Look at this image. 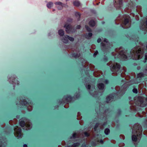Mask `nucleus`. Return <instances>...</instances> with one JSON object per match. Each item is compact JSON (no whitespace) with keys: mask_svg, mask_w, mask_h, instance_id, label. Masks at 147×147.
Returning a JSON list of instances; mask_svg holds the SVG:
<instances>
[{"mask_svg":"<svg viewBox=\"0 0 147 147\" xmlns=\"http://www.w3.org/2000/svg\"><path fill=\"white\" fill-rule=\"evenodd\" d=\"M143 53V50L141 49L140 47H136L131 50V57L133 59L138 60L142 58Z\"/></svg>","mask_w":147,"mask_h":147,"instance_id":"f257e3e1","label":"nucleus"},{"mask_svg":"<svg viewBox=\"0 0 147 147\" xmlns=\"http://www.w3.org/2000/svg\"><path fill=\"white\" fill-rule=\"evenodd\" d=\"M19 121L20 125L23 127V129L28 130L31 128V124L28 120L23 118L20 119Z\"/></svg>","mask_w":147,"mask_h":147,"instance_id":"f03ea898","label":"nucleus"},{"mask_svg":"<svg viewBox=\"0 0 147 147\" xmlns=\"http://www.w3.org/2000/svg\"><path fill=\"white\" fill-rule=\"evenodd\" d=\"M142 133V127L138 123L135 124L134 126L132 129V134H136L138 139L140 140L139 138H140Z\"/></svg>","mask_w":147,"mask_h":147,"instance_id":"7ed1b4c3","label":"nucleus"},{"mask_svg":"<svg viewBox=\"0 0 147 147\" xmlns=\"http://www.w3.org/2000/svg\"><path fill=\"white\" fill-rule=\"evenodd\" d=\"M115 51L117 53L118 57L122 59L123 60H126L127 56L126 55L127 51L125 50L123 48H117L115 49Z\"/></svg>","mask_w":147,"mask_h":147,"instance_id":"20e7f679","label":"nucleus"},{"mask_svg":"<svg viewBox=\"0 0 147 147\" xmlns=\"http://www.w3.org/2000/svg\"><path fill=\"white\" fill-rule=\"evenodd\" d=\"M121 67L119 64L117 63H113L111 66V70L113 73L112 74L113 76H116L117 75V72L119 71Z\"/></svg>","mask_w":147,"mask_h":147,"instance_id":"39448f33","label":"nucleus"},{"mask_svg":"<svg viewBox=\"0 0 147 147\" xmlns=\"http://www.w3.org/2000/svg\"><path fill=\"white\" fill-rule=\"evenodd\" d=\"M124 20L121 24L122 26L124 28H126L129 27L131 25V21L130 17L128 15L123 16Z\"/></svg>","mask_w":147,"mask_h":147,"instance_id":"423d86ee","label":"nucleus"},{"mask_svg":"<svg viewBox=\"0 0 147 147\" xmlns=\"http://www.w3.org/2000/svg\"><path fill=\"white\" fill-rule=\"evenodd\" d=\"M115 90L118 91V92L117 93V94L116 95V94H114V96H113L112 94H110L108 96L107 98L106 99V101L107 103H109L111 101H112L113 99V97L115 96H117L118 94V93L119 94L120 92H121L122 91L121 90L120 92V88L119 86H116L115 87Z\"/></svg>","mask_w":147,"mask_h":147,"instance_id":"0eeeda50","label":"nucleus"},{"mask_svg":"<svg viewBox=\"0 0 147 147\" xmlns=\"http://www.w3.org/2000/svg\"><path fill=\"white\" fill-rule=\"evenodd\" d=\"M14 130L15 131L14 134L15 136L18 137V138L21 137L22 134L20 128L16 126L15 127Z\"/></svg>","mask_w":147,"mask_h":147,"instance_id":"6e6552de","label":"nucleus"},{"mask_svg":"<svg viewBox=\"0 0 147 147\" xmlns=\"http://www.w3.org/2000/svg\"><path fill=\"white\" fill-rule=\"evenodd\" d=\"M86 88L88 89L89 90V92L90 94L94 97H96L97 96V94L96 92L95 91V89L93 86L91 87L90 85H88L87 86H86Z\"/></svg>","mask_w":147,"mask_h":147,"instance_id":"1a4fd4ad","label":"nucleus"},{"mask_svg":"<svg viewBox=\"0 0 147 147\" xmlns=\"http://www.w3.org/2000/svg\"><path fill=\"white\" fill-rule=\"evenodd\" d=\"M72 54L73 57L75 58L79 57L80 55L79 48L76 47L73 48L72 50Z\"/></svg>","mask_w":147,"mask_h":147,"instance_id":"9d476101","label":"nucleus"},{"mask_svg":"<svg viewBox=\"0 0 147 147\" xmlns=\"http://www.w3.org/2000/svg\"><path fill=\"white\" fill-rule=\"evenodd\" d=\"M65 28V31L67 33H70L74 32L73 27L70 24L67 23L64 26Z\"/></svg>","mask_w":147,"mask_h":147,"instance_id":"9b49d317","label":"nucleus"},{"mask_svg":"<svg viewBox=\"0 0 147 147\" xmlns=\"http://www.w3.org/2000/svg\"><path fill=\"white\" fill-rule=\"evenodd\" d=\"M109 43L108 42V40L107 39L105 38L104 41L102 42L101 43L102 49L103 50H105V49L109 47Z\"/></svg>","mask_w":147,"mask_h":147,"instance_id":"f8f14e48","label":"nucleus"},{"mask_svg":"<svg viewBox=\"0 0 147 147\" xmlns=\"http://www.w3.org/2000/svg\"><path fill=\"white\" fill-rule=\"evenodd\" d=\"M82 64L83 66L85 67H86L89 65V67L90 69L92 71H93L94 70V66L93 65L90 64H89L88 62L86 61L85 60L83 59Z\"/></svg>","mask_w":147,"mask_h":147,"instance_id":"ddd939ff","label":"nucleus"},{"mask_svg":"<svg viewBox=\"0 0 147 147\" xmlns=\"http://www.w3.org/2000/svg\"><path fill=\"white\" fill-rule=\"evenodd\" d=\"M114 6L118 9H121L123 6L122 0H115Z\"/></svg>","mask_w":147,"mask_h":147,"instance_id":"4468645a","label":"nucleus"},{"mask_svg":"<svg viewBox=\"0 0 147 147\" xmlns=\"http://www.w3.org/2000/svg\"><path fill=\"white\" fill-rule=\"evenodd\" d=\"M20 104L22 105H26L27 106V109L28 111H31L32 110V106L28 103L25 100H21Z\"/></svg>","mask_w":147,"mask_h":147,"instance_id":"2eb2a0df","label":"nucleus"},{"mask_svg":"<svg viewBox=\"0 0 147 147\" xmlns=\"http://www.w3.org/2000/svg\"><path fill=\"white\" fill-rule=\"evenodd\" d=\"M71 98L69 96L66 95L65 96L63 99V102L64 103L70 102L71 100Z\"/></svg>","mask_w":147,"mask_h":147,"instance_id":"dca6fc26","label":"nucleus"},{"mask_svg":"<svg viewBox=\"0 0 147 147\" xmlns=\"http://www.w3.org/2000/svg\"><path fill=\"white\" fill-rule=\"evenodd\" d=\"M55 4L56 5V7L59 10H61L62 9L63 5L62 3L60 2H55Z\"/></svg>","mask_w":147,"mask_h":147,"instance_id":"f3484780","label":"nucleus"},{"mask_svg":"<svg viewBox=\"0 0 147 147\" xmlns=\"http://www.w3.org/2000/svg\"><path fill=\"white\" fill-rule=\"evenodd\" d=\"M97 86L98 89L101 90V91L103 92L104 90V85L102 83L98 84L97 85Z\"/></svg>","mask_w":147,"mask_h":147,"instance_id":"a211bd4d","label":"nucleus"},{"mask_svg":"<svg viewBox=\"0 0 147 147\" xmlns=\"http://www.w3.org/2000/svg\"><path fill=\"white\" fill-rule=\"evenodd\" d=\"M102 72L101 71H95L94 73V75L95 77H98L101 74H102Z\"/></svg>","mask_w":147,"mask_h":147,"instance_id":"6ab92c4d","label":"nucleus"},{"mask_svg":"<svg viewBox=\"0 0 147 147\" xmlns=\"http://www.w3.org/2000/svg\"><path fill=\"white\" fill-rule=\"evenodd\" d=\"M143 26L142 27L140 26V28L143 30L147 31V19L146 22V25H143Z\"/></svg>","mask_w":147,"mask_h":147,"instance_id":"aec40b11","label":"nucleus"},{"mask_svg":"<svg viewBox=\"0 0 147 147\" xmlns=\"http://www.w3.org/2000/svg\"><path fill=\"white\" fill-rule=\"evenodd\" d=\"M141 7L140 6H137L136 8V11L138 13L141 17H142V15L141 14Z\"/></svg>","mask_w":147,"mask_h":147,"instance_id":"412c9836","label":"nucleus"},{"mask_svg":"<svg viewBox=\"0 0 147 147\" xmlns=\"http://www.w3.org/2000/svg\"><path fill=\"white\" fill-rule=\"evenodd\" d=\"M67 35H66L64 37H63V38L62 39V40L63 42L64 43H67L68 42V38H67Z\"/></svg>","mask_w":147,"mask_h":147,"instance_id":"4be33fe9","label":"nucleus"},{"mask_svg":"<svg viewBox=\"0 0 147 147\" xmlns=\"http://www.w3.org/2000/svg\"><path fill=\"white\" fill-rule=\"evenodd\" d=\"M95 22L93 20H91L89 23V24L92 27L94 26L95 25Z\"/></svg>","mask_w":147,"mask_h":147,"instance_id":"5701e85b","label":"nucleus"},{"mask_svg":"<svg viewBox=\"0 0 147 147\" xmlns=\"http://www.w3.org/2000/svg\"><path fill=\"white\" fill-rule=\"evenodd\" d=\"M74 5L76 6H78L80 5V3L78 1L76 0L73 2Z\"/></svg>","mask_w":147,"mask_h":147,"instance_id":"b1692460","label":"nucleus"},{"mask_svg":"<svg viewBox=\"0 0 147 147\" xmlns=\"http://www.w3.org/2000/svg\"><path fill=\"white\" fill-rule=\"evenodd\" d=\"M64 31L62 29H60L58 31V34L59 35L61 36H63L64 34Z\"/></svg>","mask_w":147,"mask_h":147,"instance_id":"393cba45","label":"nucleus"},{"mask_svg":"<svg viewBox=\"0 0 147 147\" xmlns=\"http://www.w3.org/2000/svg\"><path fill=\"white\" fill-rule=\"evenodd\" d=\"M132 139L133 141L134 142H136L138 140L135 134H133L132 136Z\"/></svg>","mask_w":147,"mask_h":147,"instance_id":"a878e982","label":"nucleus"},{"mask_svg":"<svg viewBox=\"0 0 147 147\" xmlns=\"http://www.w3.org/2000/svg\"><path fill=\"white\" fill-rule=\"evenodd\" d=\"M98 126H99V127L100 126V128L101 129H103V127H101L100 124H96L95 125V127H94V131H96V130L97 128V127Z\"/></svg>","mask_w":147,"mask_h":147,"instance_id":"bb28decb","label":"nucleus"},{"mask_svg":"<svg viewBox=\"0 0 147 147\" xmlns=\"http://www.w3.org/2000/svg\"><path fill=\"white\" fill-rule=\"evenodd\" d=\"M81 135H79V134L77 133H74L73 134L72 137L74 138H76L79 137H80Z\"/></svg>","mask_w":147,"mask_h":147,"instance_id":"cd10ccee","label":"nucleus"},{"mask_svg":"<svg viewBox=\"0 0 147 147\" xmlns=\"http://www.w3.org/2000/svg\"><path fill=\"white\" fill-rule=\"evenodd\" d=\"M75 15L78 20H79L80 17V13L78 12H76V13Z\"/></svg>","mask_w":147,"mask_h":147,"instance_id":"c85d7f7f","label":"nucleus"},{"mask_svg":"<svg viewBox=\"0 0 147 147\" xmlns=\"http://www.w3.org/2000/svg\"><path fill=\"white\" fill-rule=\"evenodd\" d=\"M53 3L52 2H49L47 4V7L49 8H50L53 6Z\"/></svg>","mask_w":147,"mask_h":147,"instance_id":"c756f323","label":"nucleus"},{"mask_svg":"<svg viewBox=\"0 0 147 147\" xmlns=\"http://www.w3.org/2000/svg\"><path fill=\"white\" fill-rule=\"evenodd\" d=\"M110 133V130L108 128L106 129L105 130V133L106 135H108Z\"/></svg>","mask_w":147,"mask_h":147,"instance_id":"7c9ffc66","label":"nucleus"},{"mask_svg":"<svg viewBox=\"0 0 147 147\" xmlns=\"http://www.w3.org/2000/svg\"><path fill=\"white\" fill-rule=\"evenodd\" d=\"M144 76V74L142 73H139L138 74L137 76V77L138 78H141L143 77Z\"/></svg>","mask_w":147,"mask_h":147,"instance_id":"2f4dec72","label":"nucleus"},{"mask_svg":"<svg viewBox=\"0 0 147 147\" xmlns=\"http://www.w3.org/2000/svg\"><path fill=\"white\" fill-rule=\"evenodd\" d=\"M79 145V143H75L74 144L72 145L71 147L70 146H68L67 147H76L77 146H78Z\"/></svg>","mask_w":147,"mask_h":147,"instance_id":"473e14b6","label":"nucleus"},{"mask_svg":"<svg viewBox=\"0 0 147 147\" xmlns=\"http://www.w3.org/2000/svg\"><path fill=\"white\" fill-rule=\"evenodd\" d=\"M67 38H68V39L70 41H74V38L72 37H69L68 36H67Z\"/></svg>","mask_w":147,"mask_h":147,"instance_id":"72a5a7b5","label":"nucleus"},{"mask_svg":"<svg viewBox=\"0 0 147 147\" xmlns=\"http://www.w3.org/2000/svg\"><path fill=\"white\" fill-rule=\"evenodd\" d=\"M85 27H86V29L88 32H91V29L88 26H85Z\"/></svg>","mask_w":147,"mask_h":147,"instance_id":"f704fd0d","label":"nucleus"},{"mask_svg":"<svg viewBox=\"0 0 147 147\" xmlns=\"http://www.w3.org/2000/svg\"><path fill=\"white\" fill-rule=\"evenodd\" d=\"M84 134L86 137H88L89 135V133L88 132H84Z\"/></svg>","mask_w":147,"mask_h":147,"instance_id":"c9c22d12","label":"nucleus"},{"mask_svg":"<svg viewBox=\"0 0 147 147\" xmlns=\"http://www.w3.org/2000/svg\"><path fill=\"white\" fill-rule=\"evenodd\" d=\"M80 113L79 112H78V115H77V117H78L77 119L78 120H80V119H81V117H79L80 116Z\"/></svg>","mask_w":147,"mask_h":147,"instance_id":"e433bc0d","label":"nucleus"},{"mask_svg":"<svg viewBox=\"0 0 147 147\" xmlns=\"http://www.w3.org/2000/svg\"><path fill=\"white\" fill-rule=\"evenodd\" d=\"M133 91L134 93H137L138 92V90H137L136 89L134 88L133 90Z\"/></svg>","mask_w":147,"mask_h":147,"instance_id":"4c0bfd02","label":"nucleus"},{"mask_svg":"<svg viewBox=\"0 0 147 147\" xmlns=\"http://www.w3.org/2000/svg\"><path fill=\"white\" fill-rule=\"evenodd\" d=\"M120 137L123 140H124L125 139V136L123 135H121L120 136Z\"/></svg>","mask_w":147,"mask_h":147,"instance_id":"58836bf2","label":"nucleus"},{"mask_svg":"<svg viewBox=\"0 0 147 147\" xmlns=\"http://www.w3.org/2000/svg\"><path fill=\"white\" fill-rule=\"evenodd\" d=\"M13 84H19V82L17 81V80H16V82H14V81H12Z\"/></svg>","mask_w":147,"mask_h":147,"instance_id":"ea45409f","label":"nucleus"},{"mask_svg":"<svg viewBox=\"0 0 147 147\" xmlns=\"http://www.w3.org/2000/svg\"><path fill=\"white\" fill-rule=\"evenodd\" d=\"M124 145V144L123 143H120L119 145V147H122Z\"/></svg>","mask_w":147,"mask_h":147,"instance_id":"a19ab883","label":"nucleus"},{"mask_svg":"<svg viewBox=\"0 0 147 147\" xmlns=\"http://www.w3.org/2000/svg\"><path fill=\"white\" fill-rule=\"evenodd\" d=\"M98 51H96L94 53L93 56L94 57H95L98 54Z\"/></svg>","mask_w":147,"mask_h":147,"instance_id":"79ce46f5","label":"nucleus"},{"mask_svg":"<svg viewBox=\"0 0 147 147\" xmlns=\"http://www.w3.org/2000/svg\"><path fill=\"white\" fill-rule=\"evenodd\" d=\"M125 80H127L129 79H130V77L129 76H126L125 77Z\"/></svg>","mask_w":147,"mask_h":147,"instance_id":"37998d69","label":"nucleus"},{"mask_svg":"<svg viewBox=\"0 0 147 147\" xmlns=\"http://www.w3.org/2000/svg\"><path fill=\"white\" fill-rule=\"evenodd\" d=\"M92 33H90L88 34V36L89 37H91L92 36Z\"/></svg>","mask_w":147,"mask_h":147,"instance_id":"c03bdc74","label":"nucleus"},{"mask_svg":"<svg viewBox=\"0 0 147 147\" xmlns=\"http://www.w3.org/2000/svg\"><path fill=\"white\" fill-rule=\"evenodd\" d=\"M123 70L124 72H125L126 71V69L125 67H123Z\"/></svg>","mask_w":147,"mask_h":147,"instance_id":"a18cd8bd","label":"nucleus"},{"mask_svg":"<svg viewBox=\"0 0 147 147\" xmlns=\"http://www.w3.org/2000/svg\"><path fill=\"white\" fill-rule=\"evenodd\" d=\"M101 39L100 38H99L97 40V41L98 43H99L101 41Z\"/></svg>","mask_w":147,"mask_h":147,"instance_id":"49530a36","label":"nucleus"},{"mask_svg":"<svg viewBox=\"0 0 147 147\" xmlns=\"http://www.w3.org/2000/svg\"><path fill=\"white\" fill-rule=\"evenodd\" d=\"M147 59V55H145V61H144V62H145L146 61V60Z\"/></svg>","mask_w":147,"mask_h":147,"instance_id":"de8ad7c7","label":"nucleus"},{"mask_svg":"<svg viewBox=\"0 0 147 147\" xmlns=\"http://www.w3.org/2000/svg\"><path fill=\"white\" fill-rule=\"evenodd\" d=\"M68 107V104H67L64 106V107L65 108H67Z\"/></svg>","mask_w":147,"mask_h":147,"instance_id":"09e8293b","label":"nucleus"},{"mask_svg":"<svg viewBox=\"0 0 147 147\" xmlns=\"http://www.w3.org/2000/svg\"><path fill=\"white\" fill-rule=\"evenodd\" d=\"M12 121L11 120V121H9V124H10V125H13V123H12Z\"/></svg>","mask_w":147,"mask_h":147,"instance_id":"8fccbe9b","label":"nucleus"},{"mask_svg":"<svg viewBox=\"0 0 147 147\" xmlns=\"http://www.w3.org/2000/svg\"><path fill=\"white\" fill-rule=\"evenodd\" d=\"M80 27L81 26L80 25H78L77 27V28L79 29L80 28Z\"/></svg>","mask_w":147,"mask_h":147,"instance_id":"3c124183","label":"nucleus"},{"mask_svg":"<svg viewBox=\"0 0 147 147\" xmlns=\"http://www.w3.org/2000/svg\"><path fill=\"white\" fill-rule=\"evenodd\" d=\"M111 142L112 143H114H114H115V141L114 140H112L111 141Z\"/></svg>","mask_w":147,"mask_h":147,"instance_id":"603ef678","label":"nucleus"},{"mask_svg":"<svg viewBox=\"0 0 147 147\" xmlns=\"http://www.w3.org/2000/svg\"><path fill=\"white\" fill-rule=\"evenodd\" d=\"M123 75H124V74L123 73V72H122V73H121V77H123V76H124V77H125L124 76H123Z\"/></svg>","mask_w":147,"mask_h":147,"instance_id":"864d4df0","label":"nucleus"},{"mask_svg":"<svg viewBox=\"0 0 147 147\" xmlns=\"http://www.w3.org/2000/svg\"><path fill=\"white\" fill-rule=\"evenodd\" d=\"M100 142L101 144H102L103 143V142L102 140H101L100 141Z\"/></svg>","mask_w":147,"mask_h":147,"instance_id":"5fc2aeb1","label":"nucleus"},{"mask_svg":"<svg viewBox=\"0 0 147 147\" xmlns=\"http://www.w3.org/2000/svg\"><path fill=\"white\" fill-rule=\"evenodd\" d=\"M23 147H27V145L25 144L24 145Z\"/></svg>","mask_w":147,"mask_h":147,"instance_id":"6e6d98bb","label":"nucleus"},{"mask_svg":"<svg viewBox=\"0 0 147 147\" xmlns=\"http://www.w3.org/2000/svg\"><path fill=\"white\" fill-rule=\"evenodd\" d=\"M82 121H80V124L81 125H82Z\"/></svg>","mask_w":147,"mask_h":147,"instance_id":"4d7b16f0","label":"nucleus"},{"mask_svg":"<svg viewBox=\"0 0 147 147\" xmlns=\"http://www.w3.org/2000/svg\"><path fill=\"white\" fill-rule=\"evenodd\" d=\"M111 63V62H110L109 63H108L107 64V65H110V64Z\"/></svg>","mask_w":147,"mask_h":147,"instance_id":"13d9d810","label":"nucleus"},{"mask_svg":"<svg viewBox=\"0 0 147 147\" xmlns=\"http://www.w3.org/2000/svg\"><path fill=\"white\" fill-rule=\"evenodd\" d=\"M108 81L107 80H105V83H106V84H107L108 83Z\"/></svg>","mask_w":147,"mask_h":147,"instance_id":"bf43d9fd","label":"nucleus"},{"mask_svg":"<svg viewBox=\"0 0 147 147\" xmlns=\"http://www.w3.org/2000/svg\"><path fill=\"white\" fill-rule=\"evenodd\" d=\"M2 144L1 142H0V147H2V146L1 145Z\"/></svg>","mask_w":147,"mask_h":147,"instance_id":"052dcab7","label":"nucleus"},{"mask_svg":"<svg viewBox=\"0 0 147 147\" xmlns=\"http://www.w3.org/2000/svg\"><path fill=\"white\" fill-rule=\"evenodd\" d=\"M102 80L101 79H99V82H100L101 80Z\"/></svg>","mask_w":147,"mask_h":147,"instance_id":"680f3d73","label":"nucleus"},{"mask_svg":"<svg viewBox=\"0 0 147 147\" xmlns=\"http://www.w3.org/2000/svg\"><path fill=\"white\" fill-rule=\"evenodd\" d=\"M16 80H16V79H15V80H14V81H14V82H16Z\"/></svg>","mask_w":147,"mask_h":147,"instance_id":"e2e57ef3","label":"nucleus"},{"mask_svg":"<svg viewBox=\"0 0 147 147\" xmlns=\"http://www.w3.org/2000/svg\"><path fill=\"white\" fill-rule=\"evenodd\" d=\"M79 94H78V97H77H77H76V98H78V97H79Z\"/></svg>","mask_w":147,"mask_h":147,"instance_id":"0e129e2a","label":"nucleus"},{"mask_svg":"<svg viewBox=\"0 0 147 147\" xmlns=\"http://www.w3.org/2000/svg\"><path fill=\"white\" fill-rule=\"evenodd\" d=\"M95 47V46H94V45H92V47Z\"/></svg>","mask_w":147,"mask_h":147,"instance_id":"69168bd1","label":"nucleus"},{"mask_svg":"<svg viewBox=\"0 0 147 147\" xmlns=\"http://www.w3.org/2000/svg\"><path fill=\"white\" fill-rule=\"evenodd\" d=\"M136 20H139V19L138 18V19H137Z\"/></svg>","mask_w":147,"mask_h":147,"instance_id":"338daca9","label":"nucleus"},{"mask_svg":"<svg viewBox=\"0 0 147 147\" xmlns=\"http://www.w3.org/2000/svg\"><path fill=\"white\" fill-rule=\"evenodd\" d=\"M116 55H115V57H116Z\"/></svg>","mask_w":147,"mask_h":147,"instance_id":"774afa93","label":"nucleus"}]
</instances>
